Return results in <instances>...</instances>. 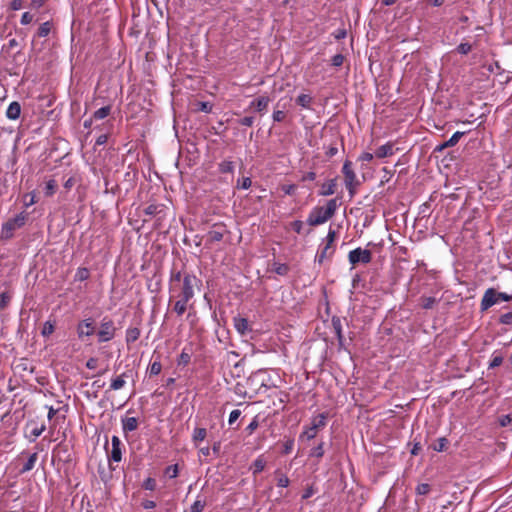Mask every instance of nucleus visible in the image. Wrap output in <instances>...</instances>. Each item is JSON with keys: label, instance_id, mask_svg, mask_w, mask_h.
Segmentation results:
<instances>
[{"label": "nucleus", "instance_id": "46", "mask_svg": "<svg viewBox=\"0 0 512 512\" xmlns=\"http://www.w3.org/2000/svg\"><path fill=\"white\" fill-rule=\"evenodd\" d=\"M456 50L458 53L466 55L472 50V45L467 42H462L457 46Z\"/></svg>", "mask_w": 512, "mask_h": 512}, {"label": "nucleus", "instance_id": "18", "mask_svg": "<svg viewBox=\"0 0 512 512\" xmlns=\"http://www.w3.org/2000/svg\"><path fill=\"white\" fill-rule=\"evenodd\" d=\"M337 180L336 178L330 179L327 182L323 183L320 190L319 195L321 196H330L336 192Z\"/></svg>", "mask_w": 512, "mask_h": 512}, {"label": "nucleus", "instance_id": "57", "mask_svg": "<svg viewBox=\"0 0 512 512\" xmlns=\"http://www.w3.org/2000/svg\"><path fill=\"white\" fill-rule=\"evenodd\" d=\"M316 492L317 489H315L313 485H310L304 490L302 494V499H308L312 497Z\"/></svg>", "mask_w": 512, "mask_h": 512}, {"label": "nucleus", "instance_id": "25", "mask_svg": "<svg viewBox=\"0 0 512 512\" xmlns=\"http://www.w3.org/2000/svg\"><path fill=\"white\" fill-rule=\"evenodd\" d=\"M312 102H313V98L309 94H300L296 98L297 105L301 106L304 109H311Z\"/></svg>", "mask_w": 512, "mask_h": 512}, {"label": "nucleus", "instance_id": "20", "mask_svg": "<svg viewBox=\"0 0 512 512\" xmlns=\"http://www.w3.org/2000/svg\"><path fill=\"white\" fill-rule=\"evenodd\" d=\"M266 466V460L263 455L258 456L251 465L252 474L256 476L261 473Z\"/></svg>", "mask_w": 512, "mask_h": 512}, {"label": "nucleus", "instance_id": "54", "mask_svg": "<svg viewBox=\"0 0 512 512\" xmlns=\"http://www.w3.org/2000/svg\"><path fill=\"white\" fill-rule=\"evenodd\" d=\"M286 117V113L283 110H275L272 114L274 122H282Z\"/></svg>", "mask_w": 512, "mask_h": 512}, {"label": "nucleus", "instance_id": "1", "mask_svg": "<svg viewBox=\"0 0 512 512\" xmlns=\"http://www.w3.org/2000/svg\"><path fill=\"white\" fill-rule=\"evenodd\" d=\"M202 281L193 273L171 270L169 291L172 296H195L200 291Z\"/></svg>", "mask_w": 512, "mask_h": 512}, {"label": "nucleus", "instance_id": "24", "mask_svg": "<svg viewBox=\"0 0 512 512\" xmlns=\"http://www.w3.org/2000/svg\"><path fill=\"white\" fill-rule=\"evenodd\" d=\"M122 427L125 432H132L137 429L138 421L135 417H128L122 420Z\"/></svg>", "mask_w": 512, "mask_h": 512}, {"label": "nucleus", "instance_id": "35", "mask_svg": "<svg viewBox=\"0 0 512 512\" xmlns=\"http://www.w3.org/2000/svg\"><path fill=\"white\" fill-rule=\"evenodd\" d=\"M448 439L445 437L438 438L432 445L434 451L442 452L446 449L448 445Z\"/></svg>", "mask_w": 512, "mask_h": 512}, {"label": "nucleus", "instance_id": "63", "mask_svg": "<svg viewBox=\"0 0 512 512\" xmlns=\"http://www.w3.org/2000/svg\"><path fill=\"white\" fill-rule=\"evenodd\" d=\"M336 239V231L329 229L328 234L326 236V244L332 245Z\"/></svg>", "mask_w": 512, "mask_h": 512}, {"label": "nucleus", "instance_id": "7", "mask_svg": "<svg viewBox=\"0 0 512 512\" xmlns=\"http://www.w3.org/2000/svg\"><path fill=\"white\" fill-rule=\"evenodd\" d=\"M348 260L352 266H355L358 263L368 264L372 260V253L368 249L358 247L349 252Z\"/></svg>", "mask_w": 512, "mask_h": 512}, {"label": "nucleus", "instance_id": "19", "mask_svg": "<svg viewBox=\"0 0 512 512\" xmlns=\"http://www.w3.org/2000/svg\"><path fill=\"white\" fill-rule=\"evenodd\" d=\"M6 117L9 120H17L21 114V105L17 101H13L9 104L6 110Z\"/></svg>", "mask_w": 512, "mask_h": 512}, {"label": "nucleus", "instance_id": "52", "mask_svg": "<svg viewBox=\"0 0 512 512\" xmlns=\"http://www.w3.org/2000/svg\"><path fill=\"white\" fill-rule=\"evenodd\" d=\"M255 118L253 116H245L238 120V123L242 126L251 127L253 126Z\"/></svg>", "mask_w": 512, "mask_h": 512}, {"label": "nucleus", "instance_id": "22", "mask_svg": "<svg viewBox=\"0 0 512 512\" xmlns=\"http://www.w3.org/2000/svg\"><path fill=\"white\" fill-rule=\"evenodd\" d=\"M140 334H141V332H140L139 328L129 327L126 330V335H125V340H126L127 344L137 341L140 337Z\"/></svg>", "mask_w": 512, "mask_h": 512}, {"label": "nucleus", "instance_id": "6", "mask_svg": "<svg viewBox=\"0 0 512 512\" xmlns=\"http://www.w3.org/2000/svg\"><path fill=\"white\" fill-rule=\"evenodd\" d=\"M342 173L344 175L345 186L349 191L351 197L354 196L356 187L359 185L356 174L352 169V163L346 160L342 167Z\"/></svg>", "mask_w": 512, "mask_h": 512}, {"label": "nucleus", "instance_id": "42", "mask_svg": "<svg viewBox=\"0 0 512 512\" xmlns=\"http://www.w3.org/2000/svg\"><path fill=\"white\" fill-rule=\"evenodd\" d=\"M178 473H179V469H178L177 464L170 465V466L166 467V469H165V475L171 479L176 478L178 476Z\"/></svg>", "mask_w": 512, "mask_h": 512}, {"label": "nucleus", "instance_id": "39", "mask_svg": "<svg viewBox=\"0 0 512 512\" xmlns=\"http://www.w3.org/2000/svg\"><path fill=\"white\" fill-rule=\"evenodd\" d=\"M219 171L221 173H232L234 171V164H233V162L232 161H228V160L222 161L219 164Z\"/></svg>", "mask_w": 512, "mask_h": 512}, {"label": "nucleus", "instance_id": "11", "mask_svg": "<svg viewBox=\"0 0 512 512\" xmlns=\"http://www.w3.org/2000/svg\"><path fill=\"white\" fill-rule=\"evenodd\" d=\"M270 101V97L266 94H263L251 101L248 109H254L256 112L263 115L267 111Z\"/></svg>", "mask_w": 512, "mask_h": 512}, {"label": "nucleus", "instance_id": "47", "mask_svg": "<svg viewBox=\"0 0 512 512\" xmlns=\"http://www.w3.org/2000/svg\"><path fill=\"white\" fill-rule=\"evenodd\" d=\"M344 60H345L344 55H342L340 53L336 54L331 59V65L336 68L341 67L344 63Z\"/></svg>", "mask_w": 512, "mask_h": 512}, {"label": "nucleus", "instance_id": "23", "mask_svg": "<svg viewBox=\"0 0 512 512\" xmlns=\"http://www.w3.org/2000/svg\"><path fill=\"white\" fill-rule=\"evenodd\" d=\"M393 154V145L390 143L381 145L375 152L376 157L385 158Z\"/></svg>", "mask_w": 512, "mask_h": 512}, {"label": "nucleus", "instance_id": "28", "mask_svg": "<svg viewBox=\"0 0 512 512\" xmlns=\"http://www.w3.org/2000/svg\"><path fill=\"white\" fill-rule=\"evenodd\" d=\"M124 377H126V373H123V374L113 378L111 380L110 390L116 391V390L122 389L126 383Z\"/></svg>", "mask_w": 512, "mask_h": 512}, {"label": "nucleus", "instance_id": "37", "mask_svg": "<svg viewBox=\"0 0 512 512\" xmlns=\"http://www.w3.org/2000/svg\"><path fill=\"white\" fill-rule=\"evenodd\" d=\"M190 360H191V352L188 351L187 348H183V350L177 360L178 365L186 366L190 363Z\"/></svg>", "mask_w": 512, "mask_h": 512}, {"label": "nucleus", "instance_id": "51", "mask_svg": "<svg viewBox=\"0 0 512 512\" xmlns=\"http://www.w3.org/2000/svg\"><path fill=\"white\" fill-rule=\"evenodd\" d=\"M293 447H294V439H287L284 444H283V450H282V453L283 454H290L293 450Z\"/></svg>", "mask_w": 512, "mask_h": 512}, {"label": "nucleus", "instance_id": "8", "mask_svg": "<svg viewBox=\"0 0 512 512\" xmlns=\"http://www.w3.org/2000/svg\"><path fill=\"white\" fill-rule=\"evenodd\" d=\"M172 298H175L176 301L173 304V312L176 313L177 316H182L188 308H192L193 304H189V302L194 298V296H172L169 302L172 301Z\"/></svg>", "mask_w": 512, "mask_h": 512}, {"label": "nucleus", "instance_id": "60", "mask_svg": "<svg viewBox=\"0 0 512 512\" xmlns=\"http://www.w3.org/2000/svg\"><path fill=\"white\" fill-rule=\"evenodd\" d=\"M241 411L236 409L230 412L228 422L230 425H232L236 420L240 417Z\"/></svg>", "mask_w": 512, "mask_h": 512}, {"label": "nucleus", "instance_id": "12", "mask_svg": "<svg viewBox=\"0 0 512 512\" xmlns=\"http://www.w3.org/2000/svg\"><path fill=\"white\" fill-rule=\"evenodd\" d=\"M165 205L151 203L145 209L144 213L147 216L156 217L158 221H161L165 217Z\"/></svg>", "mask_w": 512, "mask_h": 512}, {"label": "nucleus", "instance_id": "33", "mask_svg": "<svg viewBox=\"0 0 512 512\" xmlns=\"http://www.w3.org/2000/svg\"><path fill=\"white\" fill-rule=\"evenodd\" d=\"M275 475H276V482H277L278 487L286 488L289 485V483H290L289 478L285 474L281 473L280 470H276Z\"/></svg>", "mask_w": 512, "mask_h": 512}, {"label": "nucleus", "instance_id": "29", "mask_svg": "<svg viewBox=\"0 0 512 512\" xmlns=\"http://www.w3.org/2000/svg\"><path fill=\"white\" fill-rule=\"evenodd\" d=\"M111 113V106L110 105H107V106H104V107H101L99 108L98 110H96L94 113H93V118L95 120H101V119H104L106 118L107 116H109V114Z\"/></svg>", "mask_w": 512, "mask_h": 512}, {"label": "nucleus", "instance_id": "45", "mask_svg": "<svg viewBox=\"0 0 512 512\" xmlns=\"http://www.w3.org/2000/svg\"><path fill=\"white\" fill-rule=\"evenodd\" d=\"M274 271L281 276L286 275L289 272V266L284 263H276Z\"/></svg>", "mask_w": 512, "mask_h": 512}, {"label": "nucleus", "instance_id": "31", "mask_svg": "<svg viewBox=\"0 0 512 512\" xmlns=\"http://www.w3.org/2000/svg\"><path fill=\"white\" fill-rule=\"evenodd\" d=\"M207 436V430L205 428H195L192 434V440L197 445L198 442L203 441Z\"/></svg>", "mask_w": 512, "mask_h": 512}, {"label": "nucleus", "instance_id": "50", "mask_svg": "<svg viewBox=\"0 0 512 512\" xmlns=\"http://www.w3.org/2000/svg\"><path fill=\"white\" fill-rule=\"evenodd\" d=\"M142 487L146 490L153 491L156 488V481L154 478L148 477L143 481Z\"/></svg>", "mask_w": 512, "mask_h": 512}, {"label": "nucleus", "instance_id": "14", "mask_svg": "<svg viewBox=\"0 0 512 512\" xmlns=\"http://www.w3.org/2000/svg\"><path fill=\"white\" fill-rule=\"evenodd\" d=\"M464 135L465 132L456 131L447 141L437 145L434 149V152H441L448 147L455 146Z\"/></svg>", "mask_w": 512, "mask_h": 512}, {"label": "nucleus", "instance_id": "10", "mask_svg": "<svg viewBox=\"0 0 512 512\" xmlns=\"http://www.w3.org/2000/svg\"><path fill=\"white\" fill-rule=\"evenodd\" d=\"M227 230L224 225L215 224L206 235V243L213 244L222 241Z\"/></svg>", "mask_w": 512, "mask_h": 512}, {"label": "nucleus", "instance_id": "62", "mask_svg": "<svg viewBox=\"0 0 512 512\" xmlns=\"http://www.w3.org/2000/svg\"><path fill=\"white\" fill-rule=\"evenodd\" d=\"M24 0H13L10 3V9L13 11H18L23 7Z\"/></svg>", "mask_w": 512, "mask_h": 512}, {"label": "nucleus", "instance_id": "32", "mask_svg": "<svg viewBox=\"0 0 512 512\" xmlns=\"http://www.w3.org/2000/svg\"><path fill=\"white\" fill-rule=\"evenodd\" d=\"M58 187V184L56 180L50 179L45 184L44 194L47 197H51L56 192V189Z\"/></svg>", "mask_w": 512, "mask_h": 512}, {"label": "nucleus", "instance_id": "2", "mask_svg": "<svg viewBox=\"0 0 512 512\" xmlns=\"http://www.w3.org/2000/svg\"><path fill=\"white\" fill-rule=\"evenodd\" d=\"M337 199H330L327 201L326 206H317L311 210L307 218V224L310 226H318L330 218H332L337 210Z\"/></svg>", "mask_w": 512, "mask_h": 512}, {"label": "nucleus", "instance_id": "44", "mask_svg": "<svg viewBox=\"0 0 512 512\" xmlns=\"http://www.w3.org/2000/svg\"><path fill=\"white\" fill-rule=\"evenodd\" d=\"M24 206L28 208L36 203V194L35 192L27 193L24 195Z\"/></svg>", "mask_w": 512, "mask_h": 512}, {"label": "nucleus", "instance_id": "43", "mask_svg": "<svg viewBox=\"0 0 512 512\" xmlns=\"http://www.w3.org/2000/svg\"><path fill=\"white\" fill-rule=\"evenodd\" d=\"M431 491V486L428 483H420L416 487V493L418 495H427Z\"/></svg>", "mask_w": 512, "mask_h": 512}, {"label": "nucleus", "instance_id": "48", "mask_svg": "<svg viewBox=\"0 0 512 512\" xmlns=\"http://www.w3.org/2000/svg\"><path fill=\"white\" fill-rule=\"evenodd\" d=\"M46 427L44 424L41 426L34 425L30 431L31 435L33 436L32 441H34L37 437H39L44 431Z\"/></svg>", "mask_w": 512, "mask_h": 512}, {"label": "nucleus", "instance_id": "61", "mask_svg": "<svg viewBox=\"0 0 512 512\" xmlns=\"http://www.w3.org/2000/svg\"><path fill=\"white\" fill-rule=\"evenodd\" d=\"M198 109L202 112L210 113L212 111V105L209 102H200Z\"/></svg>", "mask_w": 512, "mask_h": 512}, {"label": "nucleus", "instance_id": "15", "mask_svg": "<svg viewBox=\"0 0 512 512\" xmlns=\"http://www.w3.org/2000/svg\"><path fill=\"white\" fill-rule=\"evenodd\" d=\"M335 252V248L332 245L325 244L315 257V261L322 264L325 260L331 259Z\"/></svg>", "mask_w": 512, "mask_h": 512}, {"label": "nucleus", "instance_id": "21", "mask_svg": "<svg viewBox=\"0 0 512 512\" xmlns=\"http://www.w3.org/2000/svg\"><path fill=\"white\" fill-rule=\"evenodd\" d=\"M317 433L318 430L313 425L305 427L299 435V441L312 440L317 436Z\"/></svg>", "mask_w": 512, "mask_h": 512}, {"label": "nucleus", "instance_id": "59", "mask_svg": "<svg viewBox=\"0 0 512 512\" xmlns=\"http://www.w3.org/2000/svg\"><path fill=\"white\" fill-rule=\"evenodd\" d=\"M258 426L259 422L257 420V417H254L253 420L246 427V430L248 431L249 434H252L257 429Z\"/></svg>", "mask_w": 512, "mask_h": 512}, {"label": "nucleus", "instance_id": "13", "mask_svg": "<svg viewBox=\"0 0 512 512\" xmlns=\"http://www.w3.org/2000/svg\"><path fill=\"white\" fill-rule=\"evenodd\" d=\"M121 440L118 436H112L111 438V451L109 452V460L114 462H120L122 459Z\"/></svg>", "mask_w": 512, "mask_h": 512}, {"label": "nucleus", "instance_id": "64", "mask_svg": "<svg viewBox=\"0 0 512 512\" xmlns=\"http://www.w3.org/2000/svg\"><path fill=\"white\" fill-rule=\"evenodd\" d=\"M296 190V186L294 184L284 185L282 186V191L287 195H292Z\"/></svg>", "mask_w": 512, "mask_h": 512}, {"label": "nucleus", "instance_id": "17", "mask_svg": "<svg viewBox=\"0 0 512 512\" xmlns=\"http://www.w3.org/2000/svg\"><path fill=\"white\" fill-rule=\"evenodd\" d=\"M331 323H332L334 333L337 337L339 346H343L344 336H343V332H342V321H341L340 317L333 316Z\"/></svg>", "mask_w": 512, "mask_h": 512}, {"label": "nucleus", "instance_id": "4", "mask_svg": "<svg viewBox=\"0 0 512 512\" xmlns=\"http://www.w3.org/2000/svg\"><path fill=\"white\" fill-rule=\"evenodd\" d=\"M512 295L505 292H497L494 288H488L481 300V310L486 311L493 305L497 304L499 301H511Z\"/></svg>", "mask_w": 512, "mask_h": 512}, {"label": "nucleus", "instance_id": "40", "mask_svg": "<svg viewBox=\"0 0 512 512\" xmlns=\"http://www.w3.org/2000/svg\"><path fill=\"white\" fill-rule=\"evenodd\" d=\"M161 370L162 364L159 360H155L154 362H152L148 369L150 376H156L160 374Z\"/></svg>", "mask_w": 512, "mask_h": 512}, {"label": "nucleus", "instance_id": "49", "mask_svg": "<svg viewBox=\"0 0 512 512\" xmlns=\"http://www.w3.org/2000/svg\"><path fill=\"white\" fill-rule=\"evenodd\" d=\"M503 362V357L500 354H493L492 359L489 363V368L493 369L500 366Z\"/></svg>", "mask_w": 512, "mask_h": 512}, {"label": "nucleus", "instance_id": "53", "mask_svg": "<svg viewBox=\"0 0 512 512\" xmlns=\"http://www.w3.org/2000/svg\"><path fill=\"white\" fill-rule=\"evenodd\" d=\"M499 322L504 325L512 324V312L504 313L500 316Z\"/></svg>", "mask_w": 512, "mask_h": 512}, {"label": "nucleus", "instance_id": "5", "mask_svg": "<svg viewBox=\"0 0 512 512\" xmlns=\"http://www.w3.org/2000/svg\"><path fill=\"white\" fill-rule=\"evenodd\" d=\"M116 327L112 319L104 317L100 323V329L98 330V342H108L115 337Z\"/></svg>", "mask_w": 512, "mask_h": 512}, {"label": "nucleus", "instance_id": "56", "mask_svg": "<svg viewBox=\"0 0 512 512\" xmlns=\"http://www.w3.org/2000/svg\"><path fill=\"white\" fill-rule=\"evenodd\" d=\"M252 181L249 177H244L238 181L237 187L240 189H248L251 187Z\"/></svg>", "mask_w": 512, "mask_h": 512}, {"label": "nucleus", "instance_id": "27", "mask_svg": "<svg viewBox=\"0 0 512 512\" xmlns=\"http://www.w3.org/2000/svg\"><path fill=\"white\" fill-rule=\"evenodd\" d=\"M327 415L320 413L311 419V425H313L318 431L325 427Z\"/></svg>", "mask_w": 512, "mask_h": 512}, {"label": "nucleus", "instance_id": "34", "mask_svg": "<svg viewBox=\"0 0 512 512\" xmlns=\"http://www.w3.org/2000/svg\"><path fill=\"white\" fill-rule=\"evenodd\" d=\"M51 29H52V23L50 21H46L39 26L38 31H37V36L40 38L46 37L51 32Z\"/></svg>", "mask_w": 512, "mask_h": 512}, {"label": "nucleus", "instance_id": "30", "mask_svg": "<svg viewBox=\"0 0 512 512\" xmlns=\"http://www.w3.org/2000/svg\"><path fill=\"white\" fill-rule=\"evenodd\" d=\"M90 277V271L86 267H79L75 273L74 280L75 281H85Z\"/></svg>", "mask_w": 512, "mask_h": 512}, {"label": "nucleus", "instance_id": "3", "mask_svg": "<svg viewBox=\"0 0 512 512\" xmlns=\"http://www.w3.org/2000/svg\"><path fill=\"white\" fill-rule=\"evenodd\" d=\"M28 219V213L25 211L20 212L15 217L9 219L2 224L0 236L2 239H11L14 236V231L23 227Z\"/></svg>", "mask_w": 512, "mask_h": 512}, {"label": "nucleus", "instance_id": "58", "mask_svg": "<svg viewBox=\"0 0 512 512\" xmlns=\"http://www.w3.org/2000/svg\"><path fill=\"white\" fill-rule=\"evenodd\" d=\"M32 20H33V15L30 14L29 12H24L21 16L20 23L22 25H28L32 22Z\"/></svg>", "mask_w": 512, "mask_h": 512}, {"label": "nucleus", "instance_id": "36", "mask_svg": "<svg viewBox=\"0 0 512 512\" xmlns=\"http://www.w3.org/2000/svg\"><path fill=\"white\" fill-rule=\"evenodd\" d=\"M54 330H55V322L48 320L43 324V327L41 330V335L43 337H49L54 332Z\"/></svg>", "mask_w": 512, "mask_h": 512}, {"label": "nucleus", "instance_id": "16", "mask_svg": "<svg viewBox=\"0 0 512 512\" xmlns=\"http://www.w3.org/2000/svg\"><path fill=\"white\" fill-rule=\"evenodd\" d=\"M233 322H234V328L240 335L244 336L249 331H251L249 322L246 318L237 316V317L233 318Z\"/></svg>", "mask_w": 512, "mask_h": 512}, {"label": "nucleus", "instance_id": "55", "mask_svg": "<svg viewBox=\"0 0 512 512\" xmlns=\"http://www.w3.org/2000/svg\"><path fill=\"white\" fill-rule=\"evenodd\" d=\"M498 422L501 427H506L512 422V417L510 414L501 415Z\"/></svg>", "mask_w": 512, "mask_h": 512}, {"label": "nucleus", "instance_id": "26", "mask_svg": "<svg viewBox=\"0 0 512 512\" xmlns=\"http://www.w3.org/2000/svg\"><path fill=\"white\" fill-rule=\"evenodd\" d=\"M37 459H38L37 452L31 454L29 456L28 460L26 461V463L23 465L22 469L20 470V473L24 474V473L31 471L34 468L35 463L37 462Z\"/></svg>", "mask_w": 512, "mask_h": 512}, {"label": "nucleus", "instance_id": "9", "mask_svg": "<svg viewBox=\"0 0 512 512\" xmlns=\"http://www.w3.org/2000/svg\"><path fill=\"white\" fill-rule=\"evenodd\" d=\"M77 336L79 339L91 336L95 332L94 321L92 318H87L80 321L76 328Z\"/></svg>", "mask_w": 512, "mask_h": 512}, {"label": "nucleus", "instance_id": "41", "mask_svg": "<svg viewBox=\"0 0 512 512\" xmlns=\"http://www.w3.org/2000/svg\"><path fill=\"white\" fill-rule=\"evenodd\" d=\"M421 301V306L423 309H431L437 303L435 297H423Z\"/></svg>", "mask_w": 512, "mask_h": 512}, {"label": "nucleus", "instance_id": "38", "mask_svg": "<svg viewBox=\"0 0 512 512\" xmlns=\"http://www.w3.org/2000/svg\"><path fill=\"white\" fill-rule=\"evenodd\" d=\"M309 456L321 459L324 456V442H320L316 447L311 449Z\"/></svg>", "mask_w": 512, "mask_h": 512}]
</instances>
